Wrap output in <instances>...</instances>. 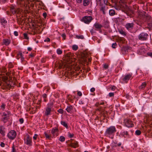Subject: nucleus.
<instances>
[{
  "mask_svg": "<svg viewBox=\"0 0 152 152\" xmlns=\"http://www.w3.org/2000/svg\"><path fill=\"white\" fill-rule=\"evenodd\" d=\"M117 45L116 43L115 42L113 43L112 44V47L113 48H115Z\"/></svg>",
  "mask_w": 152,
  "mask_h": 152,
  "instance_id": "50",
  "label": "nucleus"
},
{
  "mask_svg": "<svg viewBox=\"0 0 152 152\" xmlns=\"http://www.w3.org/2000/svg\"><path fill=\"white\" fill-rule=\"evenodd\" d=\"M141 134V132L140 130H137L135 132V134L137 135H139Z\"/></svg>",
  "mask_w": 152,
  "mask_h": 152,
  "instance_id": "42",
  "label": "nucleus"
},
{
  "mask_svg": "<svg viewBox=\"0 0 152 152\" xmlns=\"http://www.w3.org/2000/svg\"><path fill=\"white\" fill-rule=\"evenodd\" d=\"M5 128L4 126H0V133L3 136L5 135V132L4 130Z\"/></svg>",
  "mask_w": 152,
  "mask_h": 152,
  "instance_id": "20",
  "label": "nucleus"
},
{
  "mask_svg": "<svg viewBox=\"0 0 152 152\" xmlns=\"http://www.w3.org/2000/svg\"><path fill=\"white\" fill-rule=\"evenodd\" d=\"M10 115V112L9 111H6V113L4 112L3 114V116H4V117H9Z\"/></svg>",
  "mask_w": 152,
  "mask_h": 152,
  "instance_id": "27",
  "label": "nucleus"
},
{
  "mask_svg": "<svg viewBox=\"0 0 152 152\" xmlns=\"http://www.w3.org/2000/svg\"><path fill=\"white\" fill-rule=\"evenodd\" d=\"M132 76V74H129L125 76L122 79V80L126 83H127Z\"/></svg>",
  "mask_w": 152,
  "mask_h": 152,
  "instance_id": "13",
  "label": "nucleus"
},
{
  "mask_svg": "<svg viewBox=\"0 0 152 152\" xmlns=\"http://www.w3.org/2000/svg\"><path fill=\"white\" fill-rule=\"evenodd\" d=\"M22 4H24V6L29 9L30 8L33 9L34 7V5L36 4L35 0H26L24 2H22Z\"/></svg>",
  "mask_w": 152,
  "mask_h": 152,
  "instance_id": "5",
  "label": "nucleus"
},
{
  "mask_svg": "<svg viewBox=\"0 0 152 152\" xmlns=\"http://www.w3.org/2000/svg\"><path fill=\"white\" fill-rule=\"evenodd\" d=\"M147 122L148 124H150V125H151L152 126V115L151 116H148L147 118L146 119Z\"/></svg>",
  "mask_w": 152,
  "mask_h": 152,
  "instance_id": "21",
  "label": "nucleus"
},
{
  "mask_svg": "<svg viewBox=\"0 0 152 152\" xmlns=\"http://www.w3.org/2000/svg\"><path fill=\"white\" fill-rule=\"evenodd\" d=\"M6 105L3 103L2 104L1 106V107L3 110H4L5 107Z\"/></svg>",
  "mask_w": 152,
  "mask_h": 152,
  "instance_id": "47",
  "label": "nucleus"
},
{
  "mask_svg": "<svg viewBox=\"0 0 152 152\" xmlns=\"http://www.w3.org/2000/svg\"><path fill=\"white\" fill-rule=\"evenodd\" d=\"M44 134L45 136L46 139L50 140L51 139V135L48 134L46 132H45Z\"/></svg>",
  "mask_w": 152,
  "mask_h": 152,
  "instance_id": "31",
  "label": "nucleus"
},
{
  "mask_svg": "<svg viewBox=\"0 0 152 152\" xmlns=\"http://www.w3.org/2000/svg\"><path fill=\"white\" fill-rule=\"evenodd\" d=\"M14 34L15 36H18V32L17 31H15L14 33Z\"/></svg>",
  "mask_w": 152,
  "mask_h": 152,
  "instance_id": "62",
  "label": "nucleus"
},
{
  "mask_svg": "<svg viewBox=\"0 0 152 152\" xmlns=\"http://www.w3.org/2000/svg\"><path fill=\"white\" fill-rule=\"evenodd\" d=\"M92 20L93 18L91 16H85L82 17L81 21L86 24H88Z\"/></svg>",
  "mask_w": 152,
  "mask_h": 152,
  "instance_id": "8",
  "label": "nucleus"
},
{
  "mask_svg": "<svg viewBox=\"0 0 152 152\" xmlns=\"http://www.w3.org/2000/svg\"><path fill=\"white\" fill-rule=\"evenodd\" d=\"M57 53L58 54H61L62 53V51L59 48L57 50Z\"/></svg>",
  "mask_w": 152,
  "mask_h": 152,
  "instance_id": "41",
  "label": "nucleus"
},
{
  "mask_svg": "<svg viewBox=\"0 0 152 152\" xmlns=\"http://www.w3.org/2000/svg\"><path fill=\"white\" fill-rule=\"evenodd\" d=\"M67 99L69 100L70 102H73V100L71 98V96H70L69 95H67L66 96Z\"/></svg>",
  "mask_w": 152,
  "mask_h": 152,
  "instance_id": "38",
  "label": "nucleus"
},
{
  "mask_svg": "<svg viewBox=\"0 0 152 152\" xmlns=\"http://www.w3.org/2000/svg\"><path fill=\"white\" fill-rule=\"evenodd\" d=\"M138 17L139 19L137 20V24L140 26L143 24L145 22H149L152 21V18L148 14H144L141 13L140 14Z\"/></svg>",
  "mask_w": 152,
  "mask_h": 152,
  "instance_id": "2",
  "label": "nucleus"
},
{
  "mask_svg": "<svg viewBox=\"0 0 152 152\" xmlns=\"http://www.w3.org/2000/svg\"><path fill=\"white\" fill-rule=\"evenodd\" d=\"M95 28L98 30H100L101 28L103 27L102 26L101 24H99L98 23H96L94 25Z\"/></svg>",
  "mask_w": 152,
  "mask_h": 152,
  "instance_id": "17",
  "label": "nucleus"
},
{
  "mask_svg": "<svg viewBox=\"0 0 152 152\" xmlns=\"http://www.w3.org/2000/svg\"><path fill=\"white\" fill-rule=\"evenodd\" d=\"M17 135L16 132L14 130L10 131L8 133L7 136L10 140H13L16 137Z\"/></svg>",
  "mask_w": 152,
  "mask_h": 152,
  "instance_id": "9",
  "label": "nucleus"
},
{
  "mask_svg": "<svg viewBox=\"0 0 152 152\" xmlns=\"http://www.w3.org/2000/svg\"><path fill=\"white\" fill-rule=\"evenodd\" d=\"M101 113L102 114L103 116L104 117V118L106 117H107L108 116V112L107 111L103 110L101 112Z\"/></svg>",
  "mask_w": 152,
  "mask_h": 152,
  "instance_id": "23",
  "label": "nucleus"
},
{
  "mask_svg": "<svg viewBox=\"0 0 152 152\" xmlns=\"http://www.w3.org/2000/svg\"><path fill=\"white\" fill-rule=\"evenodd\" d=\"M74 136V134H72L70 133H69V137L70 138Z\"/></svg>",
  "mask_w": 152,
  "mask_h": 152,
  "instance_id": "59",
  "label": "nucleus"
},
{
  "mask_svg": "<svg viewBox=\"0 0 152 152\" xmlns=\"http://www.w3.org/2000/svg\"><path fill=\"white\" fill-rule=\"evenodd\" d=\"M59 131L58 129V128L55 127L53 128L51 130V133L53 134V136H54V134L56 132H58Z\"/></svg>",
  "mask_w": 152,
  "mask_h": 152,
  "instance_id": "24",
  "label": "nucleus"
},
{
  "mask_svg": "<svg viewBox=\"0 0 152 152\" xmlns=\"http://www.w3.org/2000/svg\"><path fill=\"white\" fill-rule=\"evenodd\" d=\"M90 55V53L89 52L85 51L80 53V57L83 61L87 62V60H88V61L90 62L91 61V58L89 57Z\"/></svg>",
  "mask_w": 152,
  "mask_h": 152,
  "instance_id": "4",
  "label": "nucleus"
},
{
  "mask_svg": "<svg viewBox=\"0 0 152 152\" xmlns=\"http://www.w3.org/2000/svg\"><path fill=\"white\" fill-rule=\"evenodd\" d=\"M114 93L110 92L109 94V96L110 97H113L114 96Z\"/></svg>",
  "mask_w": 152,
  "mask_h": 152,
  "instance_id": "48",
  "label": "nucleus"
},
{
  "mask_svg": "<svg viewBox=\"0 0 152 152\" xmlns=\"http://www.w3.org/2000/svg\"><path fill=\"white\" fill-rule=\"evenodd\" d=\"M0 22L4 27L7 25V20L3 18H1L0 19Z\"/></svg>",
  "mask_w": 152,
  "mask_h": 152,
  "instance_id": "18",
  "label": "nucleus"
},
{
  "mask_svg": "<svg viewBox=\"0 0 152 152\" xmlns=\"http://www.w3.org/2000/svg\"><path fill=\"white\" fill-rule=\"evenodd\" d=\"M119 32L120 34L123 35L124 36H125L126 35V33L121 29L119 30Z\"/></svg>",
  "mask_w": 152,
  "mask_h": 152,
  "instance_id": "36",
  "label": "nucleus"
},
{
  "mask_svg": "<svg viewBox=\"0 0 152 152\" xmlns=\"http://www.w3.org/2000/svg\"><path fill=\"white\" fill-rule=\"evenodd\" d=\"M0 72L2 73L1 74H2L3 73H6L7 72V70L6 68L4 67H3L2 68L0 69Z\"/></svg>",
  "mask_w": 152,
  "mask_h": 152,
  "instance_id": "30",
  "label": "nucleus"
},
{
  "mask_svg": "<svg viewBox=\"0 0 152 152\" xmlns=\"http://www.w3.org/2000/svg\"><path fill=\"white\" fill-rule=\"evenodd\" d=\"M114 143L115 144V147H117V146L119 147L121 145V143H119L118 144H117L116 143Z\"/></svg>",
  "mask_w": 152,
  "mask_h": 152,
  "instance_id": "54",
  "label": "nucleus"
},
{
  "mask_svg": "<svg viewBox=\"0 0 152 152\" xmlns=\"http://www.w3.org/2000/svg\"><path fill=\"white\" fill-rule=\"evenodd\" d=\"M134 25V24L133 23H127L125 25V27L128 30H131L133 29Z\"/></svg>",
  "mask_w": 152,
  "mask_h": 152,
  "instance_id": "12",
  "label": "nucleus"
},
{
  "mask_svg": "<svg viewBox=\"0 0 152 152\" xmlns=\"http://www.w3.org/2000/svg\"><path fill=\"white\" fill-rule=\"evenodd\" d=\"M73 107L72 105H70L67 106V108L66 109V110L68 113H70L71 110L73 109Z\"/></svg>",
  "mask_w": 152,
  "mask_h": 152,
  "instance_id": "29",
  "label": "nucleus"
},
{
  "mask_svg": "<svg viewBox=\"0 0 152 152\" xmlns=\"http://www.w3.org/2000/svg\"><path fill=\"white\" fill-rule=\"evenodd\" d=\"M145 48L143 47H141L140 49L138 50V53L139 54H141L145 53Z\"/></svg>",
  "mask_w": 152,
  "mask_h": 152,
  "instance_id": "25",
  "label": "nucleus"
},
{
  "mask_svg": "<svg viewBox=\"0 0 152 152\" xmlns=\"http://www.w3.org/2000/svg\"><path fill=\"white\" fill-rule=\"evenodd\" d=\"M44 41L45 42H49L50 41V39L48 37H47L44 40Z\"/></svg>",
  "mask_w": 152,
  "mask_h": 152,
  "instance_id": "56",
  "label": "nucleus"
},
{
  "mask_svg": "<svg viewBox=\"0 0 152 152\" xmlns=\"http://www.w3.org/2000/svg\"><path fill=\"white\" fill-rule=\"evenodd\" d=\"M19 122L21 124H22L23 123L24 120L23 118H20L19 120Z\"/></svg>",
  "mask_w": 152,
  "mask_h": 152,
  "instance_id": "51",
  "label": "nucleus"
},
{
  "mask_svg": "<svg viewBox=\"0 0 152 152\" xmlns=\"http://www.w3.org/2000/svg\"><path fill=\"white\" fill-rule=\"evenodd\" d=\"M106 8L107 9V7H106L105 5H101L100 10V11L102 12L103 13L104 15L105 14V11L106 10Z\"/></svg>",
  "mask_w": 152,
  "mask_h": 152,
  "instance_id": "16",
  "label": "nucleus"
},
{
  "mask_svg": "<svg viewBox=\"0 0 152 152\" xmlns=\"http://www.w3.org/2000/svg\"><path fill=\"white\" fill-rule=\"evenodd\" d=\"M77 95L80 96H82V94L80 91H78L77 93Z\"/></svg>",
  "mask_w": 152,
  "mask_h": 152,
  "instance_id": "61",
  "label": "nucleus"
},
{
  "mask_svg": "<svg viewBox=\"0 0 152 152\" xmlns=\"http://www.w3.org/2000/svg\"><path fill=\"white\" fill-rule=\"evenodd\" d=\"M108 67V64H105L104 65V68L105 69H107Z\"/></svg>",
  "mask_w": 152,
  "mask_h": 152,
  "instance_id": "53",
  "label": "nucleus"
},
{
  "mask_svg": "<svg viewBox=\"0 0 152 152\" xmlns=\"http://www.w3.org/2000/svg\"><path fill=\"white\" fill-rule=\"evenodd\" d=\"M90 3V1L89 0H83V5L84 6H88Z\"/></svg>",
  "mask_w": 152,
  "mask_h": 152,
  "instance_id": "28",
  "label": "nucleus"
},
{
  "mask_svg": "<svg viewBox=\"0 0 152 152\" xmlns=\"http://www.w3.org/2000/svg\"><path fill=\"white\" fill-rule=\"evenodd\" d=\"M12 152H16V150L14 146L13 145L12 147Z\"/></svg>",
  "mask_w": 152,
  "mask_h": 152,
  "instance_id": "64",
  "label": "nucleus"
},
{
  "mask_svg": "<svg viewBox=\"0 0 152 152\" xmlns=\"http://www.w3.org/2000/svg\"><path fill=\"white\" fill-rule=\"evenodd\" d=\"M57 111L59 113L61 114H63L64 113V110L62 109H59Z\"/></svg>",
  "mask_w": 152,
  "mask_h": 152,
  "instance_id": "46",
  "label": "nucleus"
},
{
  "mask_svg": "<svg viewBox=\"0 0 152 152\" xmlns=\"http://www.w3.org/2000/svg\"><path fill=\"white\" fill-rule=\"evenodd\" d=\"M5 74L6 76L2 77L3 80L4 82L3 84L4 88H6L9 89L13 87L15 85V82L12 81V76L15 75V72L12 69H9L8 72Z\"/></svg>",
  "mask_w": 152,
  "mask_h": 152,
  "instance_id": "1",
  "label": "nucleus"
},
{
  "mask_svg": "<svg viewBox=\"0 0 152 152\" xmlns=\"http://www.w3.org/2000/svg\"><path fill=\"white\" fill-rule=\"evenodd\" d=\"M10 43V40L8 39H3V42L1 43V45H5L6 46L9 45Z\"/></svg>",
  "mask_w": 152,
  "mask_h": 152,
  "instance_id": "14",
  "label": "nucleus"
},
{
  "mask_svg": "<svg viewBox=\"0 0 152 152\" xmlns=\"http://www.w3.org/2000/svg\"><path fill=\"white\" fill-rule=\"evenodd\" d=\"M96 110H98L99 111H101L102 112V111H103V110H102V107H98V108H97L96 109Z\"/></svg>",
  "mask_w": 152,
  "mask_h": 152,
  "instance_id": "55",
  "label": "nucleus"
},
{
  "mask_svg": "<svg viewBox=\"0 0 152 152\" xmlns=\"http://www.w3.org/2000/svg\"><path fill=\"white\" fill-rule=\"evenodd\" d=\"M53 102H50L48 104L47 106V107H46L49 108L50 109H51V108L53 107Z\"/></svg>",
  "mask_w": 152,
  "mask_h": 152,
  "instance_id": "34",
  "label": "nucleus"
},
{
  "mask_svg": "<svg viewBox=\"0 0 152 152\" xmlns=\"http://www.w3.org/2000/svg\"><path fill=\"white\" fill-rule=\"evenodd\" d=\"M23 34L24 39H29V37L28 36V34H27L24 33Z\"/></svg>",
  "mask_w": 152,
  "mask_h": 152,
  "instance_id": "44",
  "label": "nucleus"
},
{
  "mask_svg": "<svg viewBox=\"0 0 152 152\" xmlns=\"http://www.w3.org/2000/svg\"><path fill=\"white\" fill-rule=\"evenodd\" d=\"M65 140V138L64 137L62 136H61L59 138V140L61 142H64Z\"/></svg>",
  "mask_w": 152,
  "mask_h": 152,
  "instance_id": "39",
  "label": "nucleus"
},
{
  "mask_svg": "<svg viewBox=\"0 0 152 152\" xmlns=\"http://www.w3.org/2000/svg\"><path fill=\"white\" fill-rule=\"evenodd\" d=\"M38 135L37 134H35L34 136L33 137V139L35 140H36L37 138Z\"/></svg>",
  "mask_w": 152,
  "mask_h": 152,
  "instance_id": "52",
  "label": "nucleus"
},
{
  "mask_svg": "<svg viewBox=\"0 0 152 152\" xmlns=\"http://www.w3.org/2000/svg\"><path fill=\"white\" fill-rule=\"evenodd\" d=\"M10 10L11 12L13 15L15 14L19 15L21 14L22 12V10L20 9L16 8L13 5H11L10 7Z\"/></svg>",
  "mask_w": 152,
  "mask_h": 152,
  "instance_id": "6",
  "label": "nucleus"
},
{
  "mask_svg": "<svg viewBox=\"0 0 152 152\" xmlns=\"http://www.w3.org/2000/svg\"><path fill=\"white\" fill-rule=\"evenodd\" d=\"M51 111V109L49 108L46 107L45 108V114L46 116H48L50 115Z\"/></svg>",
  "mask_w": 152,
  "mask_h": 152,
  "instance_id": "19",
  "label": "nucleus"
},
{
  "mask_svg": "<svg viewBox=\"0 0 152 152\" xmlns=\"http://www.w3.org/2000/svg\"><path fill=\"white\" fill-rule=\"evenodd\" d=\"M147 85L146 82H143L141 85L139 87V89L140 90L143 89L145 88Z\"/></svg>",
  "mask_w": 152,
  "mask_h": 152,
  "instance_id": "26",
  "label": "nucleus"
},
{
  "mask_svg": "<svg viewBox=\"0 0 152 152\" xmlns=\"http://www.w3.org/2000/svg\"><path fill=\"white\" fill-rule=\"evenodd\" d=\"M23 56V55L22 52H19V53L17 54L16 56V58L18 59H19V58H20Z\"/></svg>",
  "mask_w": 152,
  "mask_h": 152,
  "instance_id": "33",
  "label": "nucleus"
},
{
  "mask_svg": "<svg viewBox=\"0 0 152 152\" xmlns=\"http://www.w3.org/2000/svg\"><path fill=\"white\" fill-rule=\"evenodd\" d=\"M120 134L121 135L124 136V137H128L129 136L128 132L127 131H124L121 133Z\"/></svg>",
  "mask_w": 152,
  "mask_h": 152,
  "instance_id": "22",
  "label": "nucleus"
},
{
  "mask_svg": "<svg viewBox=\"0 0 152 152\" xmlns=\"http://www.w3.org/2000/svg\"><path fill=\"white\" fill-rule=\"evenodd\" d=\"M69 146L70 147H71L74 148H76L78 147L79 145L77 142L75 141L74 142H71L70 144H69Z\"/></svg>",
  "mask_w": 152,
  "mask_h": 152,
  "instance_id": "15",
  "label": "nucleus"
},
{
  "mask_svg": "<svg viewBox=\"0 0 152 152\" xmlns=\"http://www.w3.org/2000/svg\"><path fill=\"white\" fill-rule=\"evenodd\" d=\"M21 19H18L17 20L18 22L20 24H21V23H22V21H21Z\"/></svg>",
  "mask_w": 152,
  "mask_h": 152,
  "instance_id": "58",
  "label": "nucleus"
},
{
  "mask_svg": "<svg viewBox=\"0 0 152 152\" xmlns=\"http://www.w3.org/2000/svg\"><path fill=\"white\" fill-rule=\"evenodd\" d=\"M72 49L74 50H76L78 49V47L76 45H74L72 46Z\"/></svg>",
  "mask_w": 152,
  "mask_h": 152,
  "instance_id": "40",
  "label": "nucleus"
},
{
  "mask_svg": "<svg viewBox=\"0 0 152 152\" xmlns=\"http://www.w3.org/2000/svg\"><path fill=\"white\" fill-rule=\"evenodd\" d=\"M43 16L44 17V18H46V16H47V13L45 12H44L43 13Z\"/></svg>",
  "mask_w": 152,
  "mask_h": 152,
  "instance_id": "60",
  "label": "nucleus"
},
{
  "mask_svg": "<svg viewBox=\"0 0 152 152\" xmlns=\"http://www.w3.org/2000/svg\"><path fill=\"white\" fill-rule=\"evenodd\" d=\"M14 67V65L11 62H10L8 64V67L9 69H12V68Z\"/></svg>",
  "mask_w": 152,
  "mask_h": 152,
  "instance_id": "37",
  "label": "nucleus"
},
{
  "mask_svg": "<svg viewBox=\"0 0 152 152\" xmlns=\"http://www.w3.org/2000/svg\"><path fill=\"white\" fill-rule=\"evenodd\" d=\"M61 124L65 127L66 129L68 128V126L67 124L64 121H61Z\"/></svg>",
  "mask_w": 152,
  "mask_h": 152,
  "instance_id": "35",
  "label": "nucleus"
},
{
  "mask_svg": "<svg viewBox=\"0 0 152 152\" xmlns=\"http://www.w3.org/2000/svg\"><path fill=\"white\" fill-rule=\"evenodd\" d=\"M148 23V26H149V28H151L152 27V22Z\"/></svg>",
  "mask_w": 152,
  "mask_h": 152,
  "instance_id": "49",
  "label": "nucleus"
},
{
  "mask_svg": "<svg viewBox=\"0 0 152 152\" xmlns=\"http://www.w3.org/2000/svg\"><path fill=\"white\" fill-rule=\"evenodd\" d=\"M76 37L78 39H83L84 38V36L82 35H80V36L77 35L76 36Z\"/></svg>",
  "mask_w": 152,
  "mask_h": 152,
  "instance_id": "43",
  "label": "nucleus"
},
{
  "mask_svg": "<svg viewBox=\"0 0 152 152\" xmlns=\"http://www.w3.org/2000/svg\"><path fill=\"white\" fill-rule=\"evenodd\" d=\"M116 129L114 126H111L107 128L106 129L104 135L105 136L113 139Z\"/></svg>",
  "mask_w": 152,
  "mask_h": 152,
  "instance_id": "3",
  "label": "nucleus"
},
{
  "mask_svg": "<svg viewBox=\"0 0 152 152\" xmlns=\"http://www.w3.org/2000/svg\"><path fill=\"white\" fill-rule=\"evenodd\" d=\"M105 26H104V27L105 28H108L109 27V25L108 24V22L107 21H105Z\"/></svg>",
  "mask_w": 152,
  "mask_h": 152,
  "instance_id": "45",
  "label": "nucleus"
},
{
  "mask_svg": "<svg viewBox=\"0 0 152 152\" xmlns=\"http://www.w3.org/2000/svg\"><path fill=\"white\" fill-rule=\"evenodd\" d=\"M148 34L142 32L140 33L138 36V39L141 41H145L147 39Z\"/></svg>",
  "mask_w": 152,
  "mask_h": 152,
  "instance_id": "11",
  "label": "nucleus"
},
{
  "mask_svg": "<svg viewBox=\"0 0 152 152\" xmlns=\"http://www.w3.org/2000/svg\"><path fill=\"white\" fill-rule=\"evenodd\" d=\"M125 126L128 127H132L134 126L132 121L130 119H126L124 120Z\"/></svg>",
  "mask_w": 152,
  "mask_h": 152,
  "instance_id": "10",
  "label": "nucleus"
},
{
  "mask_svg": "<svg viewBox=\"0 0 152 152\" xmlns=\"http://www.w3.org/2000/svg\"><path fill=\"white\" fill-rule=\"evenodd\" d=\"M42 96L43 98H47V94H44L42 95Z\"/></svg>",
  "mask_w": 152,
  "mask_h": 152,
  "instance_id": "57",
  "label": "nucleus"
},
{
  "mask_svg": "<svg viewBox=\"0 0 152 152\" xmlns=\"http://www.w3.org/2000/svg\"><path fill=\"white\" fill-rule=\"evenodd\" d=\"M24 143L26 145L29 146H31L32 145V140L31 137L28 134H27L26 137L24 138Z\"/></svg>",
  "mask_w": 152,
  "mask_h": 152,
  "instance_id": "7",
  "label": "nucleus"
},
{
  "mask_svg": "<svg viewBox=\"0 0 152 152\" xmlns=\"http://www.w3.org/2000/svg\"><path fill=\"white\" fill-rule=\"evenodd\" d=\"M147 54L148 55V56L152 57V53L148 52L147 53Z\"/></svg>",
  "mask_w": 152,
  "mask_h": 152,
  "instance_id": "63",
  "label": "nucleus"
},
{
  "mask_svg": "<svg viewBox=\"0 0 152 152\" xmlns=\"http://www.w3.org/2000/svg\"><path fill=\"white\" fill-rule=\"evenodd\" d=\"M109 15L111 16H113L115 15V12L114 10H110L109 11Z\"/></svg>",
  "mask_w": 152,
  "mask_h": 152,
  "instance_id": "32",
  "label": "nucleus"
}]
</instances>
